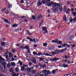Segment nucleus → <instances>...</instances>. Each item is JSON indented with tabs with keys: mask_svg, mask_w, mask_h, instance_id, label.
<instances>
[{
	"mask_svg": "<svg viewBox=\"0 0 76 76\" xmlns=\"http://www.w3.org/2000/svg\"><path fill=\"white\" fill-rule=\"evenodd\" d=\"M20 48H22L23 49H25L24 47L23 46V45H21L20 46Z\"/></svg>",
	"mask_w": 76,
	"mask_h": 76,
	"instance_id": "obj_39",
	"label": "nucleus"
},
{
	"mask_svg": "<svg viewBox=\"0 0 76 76\" xmlns=\"http://www.w3.org/2000/svg\"><path fill=\"white\" fill-rule=\"evenodd\" d=\"M29 39L30 42H32V39L31 38H30Z\"/></svg>",
	"mask_w": 76,
	"mask_h": 76,
	"instance_id": "obj_64",
	"label": "nucleus"
},
{
	"mask_svg": "<svg viewBox=\"0 0 76 76\" xmlns=\"http://www.w3.org/2000/svg\"><path fill=\"white\" fill-rule=\"evenodd\" d=\"M34 47H37L38 46L37 45H34Z\"/></svg>",
	"mask_w": 76,
	"mask_h": 76,
	"instance_id": "obj_54",
	"label": "nucleus"
},
{
	"mask_svg": "<svg viewBox=\"0 0 76 76\" xmlns=\"http://www.w3.org/2000/svg\"><path fill=\"white\" fill-rule=\"evenodd\" d=\"M44 54H45V56H53V55H50L49 54H48L47 53H44Z\"/></svg>",
	"mask_w": 76,
	"mask_h": 76,
	"instance_id": "obj_23",
	"label": "nucleus"
},
{
	"mask_svg": "<svg viewBox=\"0 0 76 76\" xmlns=\"http://www.w3.org/2000/svg\"><path fill=\"white\" fill-rule=\"evenodd\" d=\"M37 4L38 6H41V5L42 4V3L41 2L38 1L37 2Z\"/></svg>",
	"mask_w": 76,
	"mask_h": 76,
	"instance_id": "obj_15",
	"label": "nucleus"
},
{
	"mask_svg": "<svg viewBox=\"0 0 76 76\" xmlns=\"http://www.w3.org/2000/svg\"><path fill=\"white\" fill-rule=\"evenodd\" d=\"M58 42L59 44H61V43H62V42H61V41H58Z\"/></svg>",
	"mask_w": 76,
	"mask_h": 76,
	"instance_id": "obj_48",
	"label": "nucleus"
},
{
	"mask_svg": "<svg viewBox=\"0 0 76 76\" xmlns=\"http://www.w3.org/2000/svg\"><path fill=\"white\" fill-rule=\"evenodd\" d=\"M15 69L16 72H18L19 71V69L18 68H15Z\"/></svg>",
	"mask_w": 76,
	"mask_h": 76,
	"instance_id": "obj_53",
	"label": "nucleus"
},
{
	"mask_svg": "<svg viewBox=\"0 0 76 76\" xmlns=\"http://www.w3.org/2000/svg\"><path fill=\"white\" fill-rule=\"evenodd\" d=\"M42 55V53H41V52H39L38 53V54H37V55L39 56H41V55Z\"/></svg>",
	"mask_w": 76,
	"mask_h": 76,
	"instance_id": "obj_21",
	"label": "nucleus"
},
{
	"mask_svg": "<svg viewBox=\"0 0 76 76\" xmlns=\"http://www.w3.org/2000/svg\"><path fill=\"white\" fill-rule=\"evenodd\" d=\"M34 42H38V39H35V40Z\"/></svg>",
	"mask_w": 76,
	"mask_h": 76,
	"instance_id": "obj_43",
	"label": "nucleus"
},
{
	"mask_svg": "<svg viewBox=\"0 0 76 76\" xmlns=\"http://www.w3.org/2000/svg\"><path fill=\"white\" fill-rule=\"evenodd\" d=\"M4 21L5 23H9V22H8V20L6 19L4 20Z\"/></svg>",
	"mask_w": 76,
	"mask_h": 76,
	"instance_id": "obj_27",
	"label": "nucleus"
},
{
	"mask_svg": "<svg viewBox=\"0 0 76 76\" xmlns=\"http://www.w3.org/2000/svg\"><path fill=\"white\" fill-rule=\"evenodd\" d=\"M29 3H27V6H28V7H29V5H28V4H29V6H30V5H31V1H29Z\"/></svg>",
	"mask_w": 76,
	"mask_h": 76,
	"instance_id": "obj_29",
	"label": "nucleus"
},
{
	"mask_svg": "<svg viewBox=\"0 0 76 76\" xmlns=\"http://www.w3.org/2000/svg\"><path fill=\"white\" fill-rule=\"evenodd\" d=\"M45 60L44 61V63H45L47 64L48 63V60L46 59L45 58Z\"/></svg>",
	"mask_w": 76,
	"mask_h": 76,
	"instance_id": "obj_19",
	"label": "nucleus"
},
{
	"mask_svg": "<svg viewBox=\"0 0 76 76\" xmlns=\"http://www.w3.org/2000/svg\"><path fill=\"white\" fill-rule=\"evenodd\" d=\"M5 13H7V14H8V13H9V11L7 10L6 11Z\"/></svg>",
	"mask_w": 76,
	"mask_h": 76,
	"instance_id": "obj_58",
	"label": "nucleus"
},
{
	"mask_svg": "<svg viewBox=\"0 0 76 76\" xmlns=\"http://www.w3.org/2000/svg\"><path fill=\"white\" fill-rule=\"evenodd\" d=\"M59 58H53V62L54 61H57V60H59Z\"/></svg>",
	"mask_w": 76,
	"mask_h": 76,
	"instance_id": "obj_6",
	"label": "nucleus"
},
{
	"mask_svg": "<svg viewBox=\"0 0 76 76\" xmlns=\"http://www.w3.org/2000/svg\"><path fill=\"white\" fill-rule=\"evenodd\" d=\"M40 61H42L43 60V58H40Z\"/></svg>",
	"mask_w": 76,
	"mask_h": 76,
	"instance_id": "obj_61",
	"label": "nucleus"
},
{
	"mask_svg": "<svg viewBox=\"0 0 76 76\" xmlns=\"http://www.w3.org/2000/svg\"><path fill=\"white\" fill-rule=\"evenodd\" d=\"M64 64H60L59 65V67H64Z\"/></svg>",
	"mask_w": 76,
	"mask_h": 76,
	"instance_id": "obj_30",
	"label": "nucleus"
},
{
	"mask_svg": "<svg viewBox=\"0 0 76 76\" xmlns=\"http://www.w3.org/2000/svg\"><path fill=\"white\" fill-rule=\"evenodd\" d=\"M41 18H42V15H39L37 18V20H38L41 19Z\"/></svg>",
	"mask_w": 76,
	"mask_h": 76,
	"instance_id": "obj_8",
	"label": "nucleus"
},
{
	"mask_svg": "<svg viewBox=\"0 0 76 76\" xmlns=\"http://www.w3.org/2000/svg\"><path fill=\"white\" fill-rule=\"evenodd\" d=\"M24 48H25V49H27V50H28V49H29V47H28V46H25Z\"/></svg>",
	"mask_w": 76,
	"mask_h": 76,
	"instance_id": "obj_28",
	"label": "nucleus"
},
{
	"mask_svg": "<svg viewBox=\"0 0 76 76\" xmlns=\"http://www.w3.org/2000/svg\"><path fill=\"white\" fill-rule=\"evenodd\" d=\"M66 46H67V47L68 48H69V47H70V45H68L67 44H66Z\"/></svg>",
	"mask_w": 76,
	"mask_h": 76,
	"instance_id": "obj_47",
	"label": "nucleus"
},
{
	"mask_svg": "<svg viewBox=\"0 0 76 76\" xmlns=\"http://www.w3.org/2000/svg\"><path fill=\"white\" fill-rule=\"evenodd\" d=\"M72 14L73 16H75V15H76V12H72Z\"/></svg>",
	"mask_w": 76,
	"mask_h": 76,
	"instance_id": "obj_25",
	"label": "nucleus"
},
{
	"mask_svg": "<svg viewBox=\"0 0 76 76\" xmlns=\"http://www.w3.org/2000/svg\"><path fill=\"white\" fill-rule=\"evenodd\" d=\"M57 42V41L56 40H53L52 41V42H53V43Z\"/></svg>",
	"mask_w": 76,
	"mask_h": 76,
	"instance_id": "obj_40",
	"label": "nucleus"
},
{
	"mask_svg": "<svg viewBox=\"0 0 76 76\" xmlns=\"http://www.w3.org/2000/svg\"><path fill=\"white\" fill-rule=\"evenodd\" d=\"M31 68H28L27 69L28 71H30Z\"/></svg>",
	"mask_w": 76,
	"mask_h": 76,
	"instance_id": "obj_60",
	"label": "nucleus"
},
{
	"mask_svg": "<svg viewBox=\"0 0 76 76\" xmlns=\"http://www.w3.org/2000/svg\"><path fill=\"white\" fill-rule=\"evenodd\" d=\"M73 21L74 22H75V21H76V17L74 19Z\"/></svg>",
	"mask_w": 76,
	"mask_h": 76,
	"instance_id": "obj_59",
	"label": "nucleus"
},
{
	"mask_svg": "<svg viewBox=\"0 0 76 76\" xmlns=\"http://www.w3.org/2000/svg\"><path fill=\"white\" fill-rule=\"evenodd\" d=\"M18 64H20V65H22V62H20V61H19L18 63Z\"/></svg>",
	"mask_w": 76,
	"mask_h": 76,
	"instance_id": "obj_34",
	"label": "nucleus"
},
{
	"mask_svg": "<svg viewBox=\"0 0 76 76\" xmlns=\"http://www.w3.org/2000/svg\"><path fill=\"white\" fill-rule=\"evenodd\" d=\"M48 45V44L47 43H45L43 44V45L44 47H46L47 45Z\"/></svg>",
	"mask_w": 76,
	"mask_h": 76,
	"instance_id": "obj_26",
	"label": "nucleus"
},
{
	"mask_svg": "<svg viewBox=\"0 0 76 76\" xmlns=\"http://www.w3.org/2000/svg\"><path fill=\"white\" fill-rule=\"evenodd\" d=\"M6 45V43L4 42H2L1 43V46H3V47H4V45Z\"/></svg>",
	"mask_w": 76,
	"mask_h": 76,
	"instance_id": "obj_11",
	"label": "nucleus"
},
{
	"mask_svg": "<svg viewBox=\"0 0 76 76\" xmlns=\"http://www.w3.org/2000/svg\"><path fill=\"white\" fill-rule=\"evenodd\" d=\"M64 67H68V65H65V64H64Z\"/></svg>",
	"mask_w": 76,
	"mask_h": 76,
	"instance_id": "obj_44",
	"label": "nucleus"
},
{
	"mask_svg": "<svg viewBox=\"0 0 76 76\" xmlns=\"http://www.w3.org/2000/svg\"><path fill=\"white\" fill-rule=\"evenodd\" d=\"M5 4L7 5H9V4H10L9 3V2H8V1H6Z\"/></svg>",
	"mask_w": 76,
	"mask_h": 76,
	"instance_id": "obj_38",
	"label": "nucleus"
},
{
	"mask_svg": "<svg viewBox=\"0 0 76 76\" xmlns=\"http://www.w3.org/2000/svg\"><path fill=\"white\" fill-rule=\"evenodd\" d=\"M23 67H28V66L27 65H23Z\"/></svg>",
	"mask_w": 76,
	"mask_h": 76,
	"instance_id": "obj_51",
	"label": "nucleus"
},
{
	"mask_svg": "<svg viewBox=\"0 0 76 76\" xmlns=\"http://www.w3.org/2000/svg\"><path fill=\"white\" fill-rule=\"evenodd\" d=\"M43 31H44L45 32L47 33L48 31H47V27H44L42 28Z\"/></svg>",
	"mask_w": 76,
	"mask_h": 76,
	"instance_id": "obj_4",
	"label": "nucleus"
},
{
	"mask_svg": "<svg viewBox=\"0 0 76 76\" xmlns=\"http://www.w3.org/2000/svg\"><path fill=\"white\" fill-rule=\"evenodd\" d=\"M50 61H53V62H54V61L53 60V58L50 59Z\"/></svg>",
	"mask_w": 76,
	"mask_h": 76,
	"instance_id": "obj_57",
	"label": "nucleus"
},
{
	"mask_svg": "<svg viewBox=\"0 0 76 76\" xmlns=\"http://www.w3.org/2000/svg\"><path fill=\"white\" fill-rule=\"evenodd\" d=\"M2 66H3L4 68V69H6V63L5 62H3L2 63Z\"/></svg>",
	"mask_w": 76,
	"mask_h": 76,
	"instance_id": "obj_5",
	"label": "nucleus"
},
{
	"mask_svg": "<svg viewBox=\"0 0 76 76\" xmlns=\"http://www.w3.org/2000/svg\"><path fill=\"white\" fill-rule=\"evenodd\" d=\"M32 19H33V20H35V16H34V15H33V16H32Z\"/></svg>",
	"mask_w": 76,
	"mask_h": 76,
	"instance_id": "obj_35",
	"label": "nucleus"
},
{
	"mask_svg": "<svg viewBox=\"0 0 76 76\" xmlns=\"http://www.w3.org/2000/svg\"><path fill=\"white\" fill-rule=\"evenodd\" d=\"M57 70V69H55L52 71L51 72V73H52V74H54Z\"/></svg>",
	"mask_w": 76,
	"mask_h": 76,
	"instance_id": "obj_9",
	"label": "nucleus"
},
{
	"mask_svg": "<svg viewBox=\"0 0 76 76\" xmlns=\"http://www.w3.org/2000/svg\"><path fill=\"white\" fill-rule=\"evenodd\" d=\"M9 57L10 58L11 57H13V55L11 53H9Z\"/></svg>",
	"mask_w": 76,
	"mask_h": 76,
	"instance_id": "obj_10",
	"label": "nucleus"
},
{
	"mask_svg": "<svg viewBox=\"0 0 76 76\" xmlns=\"http://www.w3.org/2000/svg\"><path fill=\"white\" fill-rule=\"evenodd\" d=\"M67 9L66 8V6L64 7V12H66V11H67Z\"/></svg>",
	"mask_w": 76,
	"mask_h": 76,
	"instance_id": "obj_18",
	"label": "nucleus"
},
{
	"mask_svg": "<svg viewBox=\"0 0 76 76\" xmlns=\"http://www.w3.org/2000/svg\"><path fill=\"white\" fill-rule=\"evenodd\" d=\"M64 21L66 22L67 21V19H66V16H64Z\"/></svg>",
	"mask_w": 76,
	"mask_h": 76,
	"instance_id": "obj_12",
	"label": "nucleus"
},
{
	"mask_svg": "<svg viewBox=\"0 0 76 76\" xmlns=\"http://www.w3.org/2000/svg\"><path fill=\"white\" fill-rule=\"evenodd\" d=\"M5 10H6V8H4V9H2L1 10V12H4V11Z\"/></svg>",
	"mask_w": 76,
	"mask_h": 76,
	"instance_id": "obj_42",
	"label": "nucleus"
},
{
	"mask_svg": "<svg viewBox=\"0 0 76 76\" xmlns=\"http://www.w3.org/2000/svg\"><path fill=\"white\" fill-rule=\"evenodd\" d=\"M2 69H3L2 66H0V70H2Z\"/></svg>",
	"mask_w": 76,
	"mask_h": 76,
	"instance_id": "obj_56",
	"label": "nucleus"
},
{
	"mask_svg": "<svg viewBox=\"0 0 76 76\" xmlns=\"http://www.w3.org/2000/svg\"><path fill=\"white\" fill-rule=\"evenodd\" d=\"M70 10L68 8L66 10V11L65 12H66V13H69V11H70Z\"/></svg>",
	"mask_w": 76,
	"mask_h": 76,
	"instance_id": "obj_20",
	"label": "nucleus"
},
{
	"mask_svg": "<svg viewBox=\"0 0 76 76\" xmlns=\"http://www.w3.org/2000/svg\"><path fill=\"white\" fill-rule=\"evenodd\" d=\"M15 51H16V50L15 49H12V53H14Z\"/></svg>",
	"mask_w": 76,
	"mask_h": 76,
	"instance_id": "obj_36",
	"label": "nucleus"
},
{
	"mask_svg": "<svg viewBox=\"0 0 76 76\" xmlns=\"http://www.w3.org/2000/svg\"><path fill=\"white\" fill-rule=\"evenodd\" d=\"M33 54L34 55V56H35L36 55H37L38 54V53H37V52L35 51H34L33 52Z\"/></svg>",
	"mask_w": 76,
	"mask_h": 76,
	"instance_id": "obj_24",
	"label": "nucleus"
},
{
	"mask_svg": "<svg viewBox=\"0 0 76 76\" xmlns=\"http://www.w3.org/2000/svg\"><path fill=\"white\" fill-rule=\"evenodd\" d=\"M15 60V58H12V59H11V61H14Z\"/></svg>",
	"mask_w": 76,
	"mask_h": 76,
	"instance_id": "obj_62",
	"label": "nucleus"
},
{
	"mask_svg": "<svg viewBox=\"0 0 76 76\" xmlns=\"http://www.w3.org/2000/svg\"><path fill=\"white\" fill-rule=\"evenodd\" d=\"M67 4H69L71 3V1H67Z\"/></svg>",
	"mask_w": 76,
	"mask_h": 76,
	"instance_id": "obj_37",
	"label": "nucleus"
},
{
	"mask_svg": "<svg viewBox=\"0 0 76 76\" xmlns=\"http://www.w3.org/2000/svg\"><path fill=\"white\" fill-rule=\"evenodd\" d=\"M31 73H33V74H34L35 72H36V71L35 70H32L31 71Z\"/></svg>",
	"mask_w": 76,
	"mask_h": 76,
	"instance_id": "obj_33",
	"label": "nucleus"
},
{
	"mask_svg": "<svg viewBox=\"0 0 76 76\" xmlns=\"http://www.w3.org/2000/svg\"><path fill=\"white\" fill-rule=\"evenodd\" d=\"M11 67V65L10 64H8L7 65V67L8 68V69H10V67Z\"/></svg>",
	"mask_w": 76,
	"mask_h": 76,
	"instance_id": "obj_17",
	"label": "nucleus"
},
{
	"mask_svg": "<svg viewBox=\"0 0 76 76\" xmlns=\"http://www.w3.org/2000/svg\"><path fill=\"white\" fill-rule=\"evenodd\" d=\"M33 63H36V60L35 59H34L33 60Z\"/></svg>",
	"mask_w": 76,
	"mask_h": 76,
	"instance_id": "obj_49",
	"label": "nucleus"
},
{
	"mask_svg": "<svg viewBox=\"0 0 76 76\" xmlns=\"http://www.w3.org/2000/svg\"><path fill=\"white\" fill-rule=\"evenodd\" d=\"M8 7L9 8H12V5H10V4L8 5Z\"/></svg>",
	"mask_w": 76,
	"mask_h": 76,
	"instance_id": "obj_41",
	"label": "nucleus"
},
{
	"mask_svg": "<svg viewBox=\"0 0 76 76\" xmlns=\"http://www.w3.org/2000/svg\"><path fill=\"white\" fill-rule=\"evenodd\" d=\"M25 68L24 66H22L21 68V70H22V71H24L25 69Z\"/></svg>",
	"mask_w": 76,
	"mask_h": 76,
	"instance_id": "obj_22",
	"label": "nucleus"
},
{
	"mask_svg": "<svg viewBox=\"0 0 76 76\" xmlns=\"http://www.w3.org/2000/svg\"><path fill=\"white\" fill-rule=\"evenodd\" d=\"M34 59V58L33 57H32L31 58V61H33V60Z\"/></svg>",
	"mask_w": 76,
	"mask_h": 76,
	"instance_id": "obj_46",
	"label": "nucleus"
},
{
	"mask_svg": "<svg viewBox=\"0 0 76 76\" xmlns=\"http://www.w3.org/2000/svg\"><path fill=\"white\" fill-rule=\"evenodd\" d=\"M0 61H5V59L1 57V56H0Z\"/></svg>",
	"mask_w": 76,
	"mask_h": 76,
	"instance_id": "obj_7",
	"label": "nucleus"
},
{
	"mask_svg": "<svg viewBox=\"0 0 76 76\" xmlns=\"http://www.w3.org/2000/svg\"><path fill=\"white\" fill-rule=\"evenodd\" d=\"M42 3L44 4H48V6L49 7L50 6L53 4L52 7L53 8H55L54 9V12H58V10H59L60 11L62 10V7L60 6L59 4L54 3L52 1L50 2V0H44L42 1Z\"/></svg>",
	"mask_w": 76,
	"mask_h": 76,
	"instance_id": "obj_1",
	"label": "nucleus"
},
{
	"mask_svg": "<svg viewBox=\"0 0 76 76\" xmlns=\"http://www.w3.org/2000/svg\"><path fill=\"white\" fill-rule=\"evenodd\" d=\"M64 57L65 58H69V57H70V56H67L66 55H65Z\"/></svg>",
	"mask_w": 76,
	"mask_h": 76,
	"instance_id": "obj_32",
	"label": "nucleus"
},
{
	"mask_svg": "<svg viewBox=\"0 0 76 76\" xmlns=\"http://www.w3.org/2000/svg\"><path fill=\"white\" fill-rule=\"evenodd\" d=\"M18 26V25L16 24H15L12 25V28L17 27V26Z\"/></svg>",
	"mask_w": 76,
	"mask_h": 76,
	"instance_id": "obj_16",
	"label": "nucleus"
},
{
	"mask_svg": "<svg viewBox=\"0 0 76 76\" xmlns=\"http://www.w3.org/2000/svg\"><path fill=\"white\" fill-rule=\"evenodd\" d=\"M62 46L63 47H66V44H64L62 45Z\"/></svg>",
	"mask_w": 76,
	"mask_h": 76,
	"instance_id": "obj_45",
	"label": "nucleus"
},
{
	"mask_svg": "<svg viewBox=\"0 0 76 76\" xmlns=\"http://www.w3.org/2000/svg\"><path fill=\"white\" fill-rule=\"evenodd\" d=\"M27 50L28 51V53H31V52H30V49H28Z\"/></svg>",
	"mask_w": 76,
	"mask_h": 76,
	"instance_id": "obj_52",
	"label": "nucleus"
},
{
	"mask_svg": "<svg viewBox=\"0 0 76 76\" xmlns=\"http://www.w3.org/2000/svg\"><path fill=\"white\" fill-rule=\"evenodd\" d=\"M59 48H62V47L60 45H59L58 47Z\"/></svg>",
	"mask_w": 76,
	"mask_h": 76,
	"instance_id": "obj_55",
	"label": "nucleus"
},
{
	"mask_svg": "<svg viewBox=\"0 0 76 76\" xmlns=\"http://www.w3.org/2000/svg\"><path fill=\"white\" fill-rule=\"evenodd\" d=\"M60 53V51L58 50H56L55 52H52V53L53 54H58Z\"/></svg>",
	"mask_w": 76,
	"mask_h": 76,
	"instance_id": "obj_3",
	"label": "nucleus"
},
{
	"mask_svg": "<svg viewBox=\"0 0 76 76\" xmlns=\"http://www.w3.org/2000/svg\"><path fill=\"white\" fill-rule=\"evenodd\" d=\"M15 65H16V64L14 62L11 63V66H15Z\"/></svg>",
	"mask_w": 76,
	"mask_h": 76,
	"instance_id": "obj_31",
	"label": "nucleus"
},
{
	"mask_svg": "<svg viewBox=\"0 0 76 76\" xmlns=\"http://www.w3.org/2000/svg\"><path fill=\"white\" fill-rule=\"evenodd\" d=\"M42 73H45V76H47V75H49L50 72L49 71H47L46 70H44L42 71Z\"/></svg>",
	"mask_w": 76,
	"mask_h": 76,
	"instance_id": "obj_2",
	"label": "nucleus"
},
{
	"mask_svg": "<svg viewBox=\"0 0 76 76\" xmlns=\"http://www.w3.org/2000/svg\"><path fill=\"white\" fill-rule=\"evenodd\" d=\"M6 59H7L8 58V55H7L5 56Z\"/></svg>",
	"mask_w": 76,
	"mask_h": 76,
	"instance_id": "obj_63",
	"label": "nucleus"
},
{
	"mask_svg": "<svg viewBox=\"0 0 76 76\" xmlns=\"http://www.w3.org/2000/svg\"><path fill=\"white\" fill-rule=\"evenodd\" d=\"M20 3H24V1H23V0H21L20 1Z\"/></svg>",
	"mask_w": 76,
	"mask_h": 76,
	"instance_id": "obj_50",
	"label": "nucleus"
},
{
	"mask_svg": "<svg viewBox=\"0 0 76 76\" xmlns=\"http://www.w3.org/2000/svg\"><path fill=\"white\" fill-rule=\"evenodd\" d=\"M12 76H16V74L15 72H12L11 74Z\"/></svg>",
	"mask_w": 76,
	"mask_h": 76,
	"instance_id": "obj_13",
	"label": "nucleus"
},
{
	"mask_svg": "<svg viewBox=\"0 0 76 76\" xmlns=\"http://www.w3.org/2000/svg\"><path fill=\"white\" fill-rule=\"evenodd\" d=\"M13 68H11L10 69V72L11 73L12 72H13Z\"/></svg>",
	"mask_w": 76,
	"mask_h": 76,
	"instance_id": "obj_14",
	"label": "nucleus"
}]
</instances>
